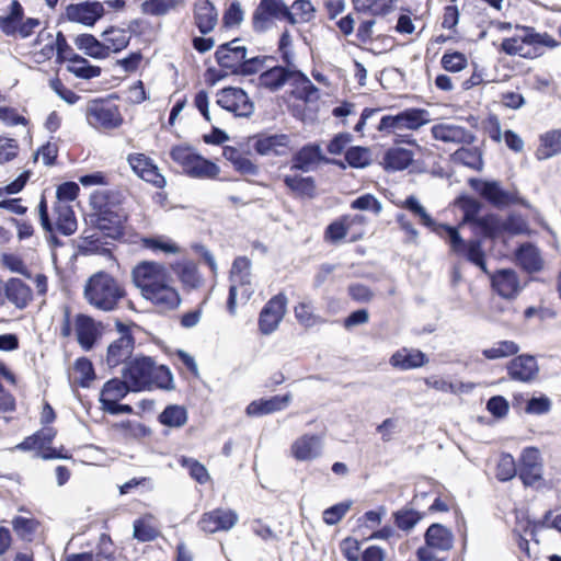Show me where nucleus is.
<instances>
[{
  "label": "nucleus",
  "instance_id": "obj_15",
  "mask_svg": "<svg viewBox=\"0 0 561 561\" xmlns=\"http://www.w3.org/2000/svg\"><path fill=\"white\" fill-rule=\"evenodd\" d=\"M238 514L233 510L215 508L202 515L198 526L208 534L230 530L238 522Z\"/></svg>",
  "mask_w": 561,
  "mask_h": 561
},
{
  "label": "nucleus",
  "instance_id": "obj_11",
  "mask_svg": "<svg viewBox=\"0 0 561 561\" xmlns=\"http://www.w3.org/2000/svg\"><path fill=\"white\" fill-rule=\"evenodd\" d=\"M101 322H96L91 316L78 313L75 318V331L77 342L85 352L92 351L101 339Z\"/></svg>",
  "mask_w": 561,
  "mask_h": 561
},
{
  "label": "nucleus",
  "instance_id": "obj_7",
  "mask_svg": "<svg viewBox=\"0 0 561 561\" xmlns=\"http://www.w3.org/2000/svg\"><path fill=\"white\" fill-rule=\"evenodd\" d=\"M105 13L103 3L96 0L70 3L65 8V12L58 16L57 24L68 21L93 27Z\"/></svg>",
  "mask_w": 561,
  "mask_h": 561
},
{
  "label": "nucleus",
  "instance_id": "obj_23",
  "mask_svg": "<svg viewBox=\"0 0 561 561\" xmlns=\"http://www.w3.org/2000/svg\"><path fill=\"white\" fill-rule=\"evenodd\" d=\"M239 41L240 38L236 37L230 42L218 45L215 51V59L220 68L230 71V65L242 62L248 55V48L245 46H233V44Z\"/></svg>",
  "mask_w": 561,
  "mask_h": 561
},
{
  "label": "nucleus",
  "instance_id": "obj_48",
  "mask_svg": "<svg viewBox=\"0 0 561 561\" xmlns=\"http://www.w3.org/2000/svg\"><path fill=\"white\" fill-rule=\"evenodd\" d=\"M516 30L519 32L520 38H523L526 46H547L553 48L558 45L556 39L547 33H537L534 27L516 26Z\"/></svg>",
  "mask_w": 561,
  "mask_h": 561
},
{
  "label": "nucleus",
  "instance_id": "obj_30",
  "mask_svg": "<svg viewBox=\"0 0 561 561\" xmlns=\"http://www.w3.org/2000/svg\"><path fill=\"white\" fill-rule=\"evenodd\" d=\"M57 435V431L54 427L46 426L43 427L30 436H26L21 443H19L15 448L22 451H31V450H44L49 445H51L53 440Z\"/></svg>",
  "mask_w": 561,
  "mask_h": 561
},
{
  "label": "nucleus",
  "instance_id": "obj_61",
  "mask_svg": "<svg viewBox=\"0 0 561 561\" xmlns=\"http://www.w3.org/2000/svg\"><path fill=\"white\" fill-rule=\"evenodd\" d=\"M345 160L352 168L364 169L370 164L369 149L360 146H353L346 150Z\"/></svg>",
  "mask_w": 561,
  "mask_h": 561
},
{
  "label": "nucleus",
  "instance_id": "obj_52",
  "mask_svg": "<svg viewBox=\"0 0 561 561\" xmlns=\"http://www.w3.org/2000/svg\"><path fill=\"white\" fill-rule=\"evenodd\" d=\"M454 160L468 168L480 171L483 167L482 154L478 148L461 147L453 154Z\"/></svg>",
  "mask_w": 561,
  "mask_h": 561
},
{
  "label": "nucleus",
  "instance_id": "obj_3",
  "mask_svg": "<svg viewBox=\"0 0 561 561\" xmlns=\"http://www.w3.org/2000/svg\"><path fill=\"white\" fill-rule=\"evenodd\" d=\"M469 185L485 202L495 208L503 209L510 205H520L525 208H530L529 202L519 196L516 188L506 191L499 181L472 178L469 180Z\"/></svg>",
  "mask_w": 561,
  "mask_h": 561
},
{
  "label": "nucleus",
  "instance_id": "obj_32",
  "mask_svg": "<svg viewBox=\"0 0 561 561\" xmlns=\"http://www.w3.org/2000/svg\"><path fill=\"white\" fill-rule=\"evenodd\" d=\"M219 172L220 168L217 163L197 152L184 174L192 179L214 180Z\"/></svg>",
  "mask_w": 561,
  "mask_h": 561
},
{
  "label": "nucleus",
  "instance_id": "obj_24",
  "mask_svg": "<svg viewBox=\"0 0 561 561\" xmlns=\"http://www.w3.org/2000/svg\"><path fill=\"white\" fill-rule=\"evenodd\" d=\"M389 363L392 367L400 370H410L426 365L428 358L420 350L403 347L392 354Z\"/></svg>",
  "mask_w": 561,
  "mask_h": 561
},
{
  "label": "nucleus",
  "instance_id": "obj_43",
  "mask_svg": "<svg viewBox=\"0 0 561 561\" xmlns=\"http://www.w3.org/2000/svg\"><path fill=\"white\" fill-rule=\"evenodd\" d=\"M254 151L260 156H266L270 152L279 154L280 134H257L251 137Z\"/></svg>",
  "mask_w": 561,
  "mask_h": 561
},
{
  "label": "nucleus",
  "instance_id": "obj_39",
  "mask_svg": "<svg viewBox=\"0 0 561 561\" xmlns=\"http://www.w3.org/2000/svg\"><path fill=\"white\" fill-rule=\"evenodd\" d=\"M519 265L528 273H536L542 268V260L536 247L531 244H523L519 247L517 254Z\"/></svg>",
  "mask_w": 561,
  "mask_h": 561
},
{
  "label": "nucleus",
  "instance_id": "obj_37",
  "mask_svg": "<svg viewBox=\"0 0 561 561\" xmlns=\"http://www.w3.org/2000/svg\"><path fill=\"white\" fill-rule=\"evenodd\" d=\"M158 422L167 427L179 428L186 424L188 413L184 405L168 404L157 417Z\"/></svg>",
  "mask_w": 561,
  "mask_h": 561
},
{
  "label": "nucleus",
  "instance_id": "obj_2",
  "mask_svg": "<svg viewBox=\"0 0 561 561\" xmlns=\"http://www.w3.org/2000/svg\"><path fill=\"white\" fill-rule=\"evenodd\" d=\"M39 25L38 18L25 15L24 7L19 0H11L0 15V31L8 37L28 38Z\"/></svg>",
  "mask_w": 561,
  "mask_h": 561
},
{
  "label": "nucleus",
  "instance_id": "obj_12",
  "mask_svg": "<svg viewBox=\"0 0 561 561\" xmlns=\"http://www.w3.org/2000/svg\"><path fill=\"white\" fill-rule=\"evenodd\" d=\"M134 285L142 291L152 283L168 282L169 274L165 266L154 261H142L131 271Z\"/></svg>",
  "mask_w": 561,
  "mask_h": 561
},
{
  "label": "nucleus",
  "instance_id": "obj_57",
  "mask_svg": "<svg viewBox=\"0 0 561 561\" xmlns=\"http://www.w3.org/2000/svg\"><path fill=\"white\" fill-rule=\"evenodd\" d=\"M154 373L151 376V389L174 390V378L171 369L167 365H157L154 362Z\"/></svg>",
  "mask_w": 561,
  "mask_h": 561
},
{
  "label": "nucleus",
  "instance_id": "obj_45",
  "mask_svg": "<svg viewBox=\"0 0 561 561\" xmlns=\"http://www.w3.org/2000/svg\"><path fill=\"white\" fill-rule=\"evenodd\" d=\"M455 203L463 213V224L474 225L480 219L479 214L482 209V204L477 198L469 195H460Z\"/></svg>",
  "mask_w": 561,
  "mask_h": 561
},
{
  "label": "nucleus",
  "instance_id": "obj_18",
  "mask_svg": "<svg viewBox=\"0 0 561 561\" xmlns=\"http://www.w3.org/2000/svg\"><path fill=\"white\" fill-rule=\"evenodd\" d=\"M193 16L194 24L202 35L213 32L218 22V11L210 0H196Z\"/></svg>",
  "mask_w": 561,
  "mask_h": 561
},
{
  "label": "nucleus",
  "instance_id": "obj_27",
  "mask_svg": "<svg viewBox=\"0 0 561 561\" xmlns=\"http://www.w3.org/2000/svg\"><path fill=\"white\" fill-rule=\"evenodd\" d=\"M75 44L79 50L93 59L102 60L111 55V47L90 33L76 36Z\"/></svg>",
  "mask_w": 561,
  "mask_h": 561
},
{
  "label": "nucleus",
  "instance_id": "obj_28",
  "mask_svg": "<svg viewBox=\"0 0 561 561\" xmlns=\"http://www.w3.org/2000/svg\"><path fill=\"white\" fill-rule=\"evenodd\" d=\"M425 545L439 551H448L454 545L453 533L442 524H432L424 534Z\"/></svg>",
  "mask_w": 561,
  "mask_h": 561
},
{
  "label": "nucleus",
  "instance_id": "obj_40",
  "mask_svg": "<svg viewBox=\"0 0 561 561\" xmlns=\"http://www.w3.org/2000/svg\"><path fill=\"white\" fill-rule=\"evenodd\" d=\"M280 410V394L253 400L245 408L248 416H263Z\"/></svg>",
  "mask_w": 561,
  "mask_h": 561
},
{
  "label": "nucleus",
  "instance_id": "obj_60",
  "mask_svg": "<svg viewBox=\"0 0 561 561\" xmlns=\"http://www.w3.org/2000/svg\"><path fill=\"white\" fill-rule=\"evenodd\" d=\"M39 523L35 518L24 516H15L12 519V528L15 534L23 540H31L35 534Z\"/></svg>",
  "mask_w": 561,
  "mask_h": 561
},
{
  "label": "nucleus",
  "instance_id": "obj_34",
  "mask_svg": "<svg viewBox=\"0 0 561 561\" xmlns=\"http://www.w3.org/2000/svg\"><path fill=\"white\" fill-rule=\"evenodd\" d=\"M136 347L135 343L126 342L124 340H114L107 346L106 364L113 369L121 364H124L131 358L133 352Z\"/></svg>",
  "mask_w": 561,
  "mask_h": 561
},
{
  "label": "nucleus",
  "instance_id": "obj_58",
  "mask_svg": "<svg viewBox=\"0 0 561 561\" xmlns=\"http://www.w3.org/2000/svg\"><path fill=\"white\" fill-rule=\"evenodd\" d=\"M473 226L479 228L486 238L495 239L502 234V219L495 214L480 217Z\"/></svg>",
  "mask_w": 561,
  "mask_h": 561
},
{
  "label": "nucleus",
  "instance_id": "obj_38",
  "mask_svg": "<svg viewBox=\"0 0 561 561\" xmlns=\"http://www.w3.org/2000/svg\"><path fill=\"white\" fill-rule=\"evenodd\" d=\"M540 146L536 150L538 160H547L561 153V129L546 133L540 137Z\"/></svg>",
  "mask_w": 561,
  "mask_h": 561
},
{
  "label": "nucleus",
  "instance_id": "obj_41",
  "mask_svg": "<svg viewBox=\"0 0 561 561\" xmlns=\"http://www.w3.org/2000/svg\"><path fill=\"white\" fill-rule=\"evenodd\" d=\"M352 2L357 12L387 15L394 9L397 0H352Z\"/></svg>",
  "mask_w": 561,
  "mask_h": 561
},
{
  "label": "nucleus",
  "instance_id": "obj_53",
  "mask_svg": "<svg viewBox=\"0 0 561 561\" xmlns=\"http://www.w3.org/2000/svg\"><path fill=\"white\" fill-rule=\"evenodd\" d=\"M181 467L187 469L190 477L199 484H205L210 480V476L206 467L195 458L181 456L179 458Z\"/></svg>",
  "mask_w": 561,
  "mask_h": 561
},
{
  "label": "nucleus",
  "instance_id": "obj_55",
  "mask_svg": "<svg viewBox=\"0 0 561 561\" xmlns=\"http://www.w3.org/2000/svg\"><path fill=\"white\" fill-rule=\"evenodd\" d=\"M284 182L293 192L300 196L312 197L314 195L316 185L311 176L287 175Z\"/></svg>",
  "mask_w": 561,
  "mask_h": 561
},
{
  "label": "nucleus",
  "instance_id": "obj_10",
  "mask_svg": "<svg viewBox=\"0 0 561 561\" xmlns=\"http://www.w3.org/2000/svg\"><path fill=\"white\" fill-rule=\"evenodd\" d=\"M141 296L154 306L163 307L165 310H174L182 302L178 289L170 286L168 282L149 284L148 287L142 288Z\"/></svg>",
  "mask_w": 561,
  "mask_h": 561
},
{
  "label": "nucleus",
  "instance_id": "obj_9",
  "mask_svg": "<svg viewBox=\"0 0 561 561\" xmlns=\"http://www.w3.org/2000/svg\"><path fill=\"white\" fill-rule=\"evenodd\" d=\"M128 196V190L124 188L95 190L91 193L89 203L92 210L130 211L126 207Z\"/></svg>",
  "mask_w": 561,
  "mask_h": 561
},
{
  "label": "nucleus",
  "instance_id": "obj_51",
  "mask_svg": "<svg viewBox=\"0 0 561 561\" xmlns=\"http://www.w3.org/2000/svg\"><path fill=\"white\" fill-rule=\"evenodd\" d=\"M519 352V346L514 341H499L492 347L484 348L482 355L490 360L505 358L516 355Z\"/></svg>",
  "mask_w": 561,
  "mask_h": 561
},
{
  "label": "nucleus",
  "instance_id": "obj_31",
  "mask_svg": "<svg viewBox=\"0 0 561 561\" xmlns=\"http://www.w3.org/2000/svg\"><path fill=\"white\" fill-rule=\"evenodd\" d=\"M129 393H138V391L123 377H112L102 386L99 400L122 401Z\"/></svg>",
  "mask_w": 561,
  "mask_h": 561
},
{
  "label": "nucleus",
  "instance_id": "obj_63",
  "mask_svg": "<svg viewBox=\"0 0 561 561\" xmlns=\"http://www.w3.org/2000/svg\"><path fill=\"white\" fill-rule=\"evenodd\" d=\"M197 152L198 151L190 145H175L171 148L169 154L175 163L182 167L183 172H185Z\"/></svg>",
  "mask_w": 561,
  "mask_h": 561
},
{
  "label": "nucleus",
  "instance_id": "obj_13",
  "mask_svg": "<svg viewBox=\"0 0 561 561\" xmlns=\"http://www.w3.org/2000/svg\"><path fill=\"white\" fill-rule=\"evenodd\" d=\"M280 21V0H260L252 14V28L257 34L270 31Z\"/></svg>",
  "mask_w": 561,
  "mask_h": 561
},
{
  "label": "nucleus",
  "instance_id": "obj_20",
  "mask_svg": "<svg viewBox=\"0 0 561 561\" xmlns=\"http://www.w3.org/2000/svg\"><path fill=\"white\" fill-rule=\"evenodd\" d=\"M280 323V293L274 295L261 309L259 314V331L263 335L273 333Z\"/></svg>",
  "mask_w": 561,
  "mask_h": 561
},
{
  "label": "nucleus",
  "instance_id": "obj_49",
  "mask_svg": "<svg viewBox=\"0 0 561 561\" xmlns=\"http://www.w3.org/2000/svg\"><path fill=\"white\" fill-rule=\"evenodd\" d=\"M73 369L80 374V377L76 380L77 385L84 389L90 388L96 378L92 360L85 356L78 357L73 363Z\"/></svg>",
  "mask_w": 561,
  "mask_h": 561
},
{
  "label": "nucleus",
  "instance_id": "obj_16",
  "mask_svg": "<svg viewBox=\"0 0 561 561\" xmlns=\"http://www.w3.org/2000/svg\"><path fill=\"white\" fill-rule=\"evenodd\" d=\"M518 477L526 486H531L542 479V463L537 448L527 447L523 450Z\"/></svg>",
  "mask_w": 561,
  "mask_h": 561
},
{
  "label": "nucleus",
  "instance_id": "obj_1",
  "mask_svg": "<svg viewBox=\"0 0 561 561\" xmlns=\"http://www.w3.org/2000/svg\"><path fill=\"white\" fill-rule=\"evenodd\" d=\"M83 294L90 305L103 311H112L118 307L126 291L111 274L100 271L89 277Z\"/></svg>",
  "mask_w": 561,
  "mask_h": 561
},
{
  "label": "nucleus",
  "instance_id": "obj_64",
  "mask_svg": "<svg viewBox=\"0 0 561 561\" xmlns=\"http://www.w3.org/2000/svg\"><path fill=\"white\" fill-rule=\"evenodd\" d=\"M1 263L12 273L20 274L28 279L32 278V272L20 255L4 252L1 254Z\"/></svg>",
  "mask_w": 561,
  "mask_h": 561
},
{
  "label": "nucleus",
  "instance_id": "obj_6",
  "mask_svg": "<svg viewBox=\"0 0 561 561\" xmlns=\"http://www.w3.org/2000/svg\"><path fill=\"white\" fill-rule=\"evenodd\" d=\"M154 362L151 356L138 354L125 363L122 376L138 392L151 390V376L156 370Z\"/></svg>",
  "mask_w": 561,
  "mask_h": 561
},
{
  "label": "nucleus",
  "instance_id": "obj_62",
  "mask_svg": "<svg viewBox=\"0 0 561 561\" xmlns=\"http://www.w3.org/2000/svg\"><path fill=\"white\" fill-rule=\"evenodd\" d=\"M423 516V513L412 508H402L393 514L396 525L404 531H409L414 528Z\"/></svg>",
  "mask_w": 561,
  "mask_h": 561
},
{
  "label": "nucleus",
  "instance_id": "obj_29",
  "mask_svg": "<svg viewBox=\"0 0 561 561\" xmlns=\"http://www.w3.org/2000/svg\"><path fill=\"white\" fill-rule=\"evenodd\" d=\"M222 156L233 167L234 171L241 175L256 176L260 173L259 167L238 148L233 146H225Z\"/></svg>",
  "mask_w": 561,
  "mask_h": 561
},
{
  "label": "nucleus",
  "instance_id": "obj_46",
  "mask_svg": "<svg viewBox=\"0 0 561 561\" xmlns=\"http://www.w3.org/2000/svg\"><path fill=\"white\" fill-rule=\"evenodd\" d=\"M172 270L184 286L191 288L199 286L198 271L192 261L178 262L172 265Z\"/></svg>",
  "mask_w": 561,
  "mask_h": 561
},
{
  "label": "nucleus",
  "instance_id": "obj_14",
  "mask_svg": "<svg viewBox=\"0 0 561 561\" xmlns=\"http://www.w3.org/2000/svg\"><path fill=\"white\" fill-rule=\"evenodd\" d=\"M283 88L285 95L305 102H308L311 95L318 92L317 87L304 72H294V76H290L285 67H283Z\"/></svg>",
  "mask_w": 561,
  "mask_h": 561
},
{
  "label": "nucleus",
  "instance_id": "obj_8",
  "mask_svg": "<svg viewBox=\"0 0 561 561\" xmlns=\"http://www.w3.org/2000/svg\"><path fill=\"white\" fill-rule=\"evenodd\" d=\"M102 98L93 99L88 103L87 119L93 127L99 125L104 129H116L124 123V117L118 106H105Z\"/></svg>",
  "mask_w": 561,
  "mask_h": 561
},
{
  "label": "nucleus",
  "instance_id": "obj_33",
  "mask_svg": "<svg viewBox=\"0 0 561 561\" xmlns=\"http://www.w3.org/2000/svg\"><path fill=\"white\" fill-rule=\"evenodd\" d=\"M313 13L314 8L310 0H295L290 8L283 3V20L293 25L309 22Z\"/></svg>",
  "mask_w": 561,
  "mask_h": 561
},
{
  "label": "nucleus",
  "instance_id": "obj_44",
  "mask_svg": "<svg viewBox=\"0 0 561 561\" xmlns=\"http://www.w3.org/2000/svg\"><path fill=\"white\" fill-rule=\"evenodd\" d=\"M251 261L248 256H237L231 265L229 279L231 284L240 286L250 285Z\"/></svg>",
  "mask_w": 561,
  "mask_h": 561
},
{
  "label": "nucleus",
  "instance_id": "obj_22",
  "mask_svg": "<svg viewBox=\"0 0 561 561\" xmlns=\"http://www.w3.org/2000/svg\"><path fill=\"white\" fill-rule=\"evenodd\" d=\"M4 297L18 309H25L33 299L30 285L19 277H11L4 284Z\"/></svg>",
  "mask_w": 561,
  "mask_h": 561
},
{
  "label": "nucleus",
  "instance_id": "obj_17",
  "mask_svg": "<svg viewBox=\"0 0 561 561\" xmlns=\"http://www.w3.org/2000/svg\"><path fill=\"white\" fill-rule=\"evenodd\" d=\"M493 289L505 299L515 298L520 291L516 272L511 268H502L489 274Z\"/></svg>",
  "mask_w": 561,
  "mask_h": 561
},
{
  "label": "nucleus",
  "instance_id": "obj_36",
  "mask_svg": "<svg viewBox=\"0 0 561 561\" xmlns=\"http://www.w3.org/2000/svg\"><path fill=\"white\" fill-rule=\"evenodd\" d=\"M413 161V152L401 147L388 149L383 156V169L387 171H401Z\"/></svg>",
  "mask_w": 561,
  "mask_h": 561
},
{
  "label": "nucleus",
  "instance_id": "obj_4",
  "mask_svg": "<svg viewBox=\"0 0 561 561\" xmlns=\"http://www.w3.org/2000/svg\"><path fill=\"white\" fill-rule=\"evenodd\" d=\"M130 211L92 210L84 218L87 225L96 229L103 238L112 241H123Z\"/></svg>",
  "mask_w": 561,
  "mask_h": 561
},
{
  "label": "nucleus",
  "instance_id": "obj_54",
  "mask_svg": "<svg viewBox=\"0 0 561 561\" xmlns=\"http://www.w3.org/2000/svg\"><path fill=\"white\" fill-rule=\"evenodd\" d=\"M181 2V0H145L140 4V9L144 14L162 16L175 9Z\"/></svg>",
  "mask_w": 561,
  "mask_h": 561
},
{
  "label": "nucleus",
  "instance_id": "obj_19",
  "mask_svg": "<svg viewBox=\"0 0 561 561\" xmlns=\"http://www.w3.org/2000/svg\"><path fill=\"white\" fill-rule=\"evenodd\" d=\"M319 161L345 168L342 161L324 157L322 154L320 146L317 144L306 145L295 154L294 168L297 170L308 172L311 170L312 165Z\"/></svg>",
  "mask_w": 561,
  "mask_h": 561
},
{
  "label": "nucleus",
  "instance_id": "obj_21",
  "mask_svg": "<svg viewBox=\"0 0 561 561\" xmlns=\"http://www.w3.org/2000/svg\"><path fill=\"white\" fill-rule=\"evenodd\" d=\"M538 370L537 362L531 355L516 356L507 365V373L511 379L523 382L533 380Z\"/></svg>",
  "mask_w": 561,
  "mask_h": 561
},
{
  "label": "nucleus",
  "instance_id": "obj_5",
  "mask_svg": "<svg viewBox=\"0 0 561 561\" xmlns=\"http://www.w3.org/2000/svg\"><path fill=\"white\" fill-rule=\"evenodd\" d=\"M431 122L430 112L425 108L410 107L394 115H383L377 130L386 134H397L400 130H417Z\"/></svg>",
  "mask_w": 561,
  "mask_h": 561
},
{
  "label": "nucleus",
  "instance_id": "obj_47",
  "mask_svg": "<svg viewBox=\"0 0 561 561\" xmlns=\"http://www.w3.org/2000/svg\"><path fill=\"white\" fill-rule=\"evenodd\" d=\"M141 245L145 249L163 252L165 254H176L180 252V247L170 238L163 236H148L141 238Z\"/></svg>",
  "mask_w": 561,
  "mask_h": 561
},
{
  "label": "nucleus",
  "instance_id": "obj_26",
  "mask_svg": "<svg viewBox=\"0 0 561 561\" xmlns=\"http://www.w3.org/2000/svg\"><path fill=\"white\" fill-rule=\"evenodd\" d=\"M291 453L297 460H312L321 455L322 440L317 435H304L293 444Z\"/></svg>",
  "mask_w": 561,
  "mask_h": 561
},
{
  "label": "nucleus",
  "instance_id": "obj_50",
  "mask_svg": "<svg viewBox=\"0 0 561 561\" xmlns=\"http://www.w3.org/2000/svg\"><path fill=\"white\" fill-rule=\"evenodd\" d=\"M460 254H463L470 263L478 266L485 275L490 274L486 267L485 253L480 240H469L466 244L465 252H460Z\"/></svg>",
  "mask_w": 561,
  "mask_h": 561
},
{
  "label": "nucleus",
  "instance_id": "obj_25",
  "mask_svg": "<svg viewBox=\"0 0 561 561\" xmlns=\"http://www.w3.org/2000/svg\"><path fill=\"white\" fill-rule=\"evenodd\" d=\"M431 133L434 139L444 142L470 144L474 139V136L468 129L453 124L434 125Z\"/></svg>",
  "mask_w": 561,
  "mask_h": 561
},
{
  "label": "nucleus",
  "instance_id": "obj_42",
  "mask_svg": "<svg viewBox=\"0 0 561 561\" xmlns=\"http://www.w3.org/2000/svg\"><path fill=\"white\" fill-rule=\"evenodd\" d=\"M274 56H255L248 58L247 56L238 65H230V73L234 76H252L260 71L267 60H274Z\"/></svg>",
  "mask_w": 561,
  "mask_h": 561
},
{
  "label": "nucleus",
  "instance_id": "obj_56",
  "mask_svg": "<svg viewBox=\"0 0 561 561\" xmlns=\"http://www.w3.org/2000/svg\"><path fill=\"white\" fill-rule=\"evenodd\" d=\"M227 92H231L232 99L238 106V112H240L239 117H250L254 112V103L249 98L248 93L244 89L240 87H226Z\"/></svg>",
  "mask_w": 561,
  "mask_h": 561
},
{
  "label": "nucleus",
  "instance_id": "obj_59",
  "mask_svg": "<svg viewBox=\"0 0 561 561\" xmlns=\"http://www.w3.org/2000/svg\"><path fill=\"white\" fill-rule=\"evenodd\" d=\"M113 428L122 430L125 437L140 439L151 435V428L144 423H135L131 420H124L113 424Z\"/></svg>",
  "mask_w": 561,
  "mask_h": 561
},
{
  "label": "nucleus",
  "instance_id": "obj_35",
  "mask_svg": "<svg viewBox=\"0 0 561 561\" xmlns=\"http://www.w3.org/2000/svg\"><path fill=\"white\" fill-rule=\"evenodd\" d=\"M54 211L57 214V219L54 227L62 236L69 237L77 231L78 222L75 210L70 205H54Z\"/></svg>",
  "mask_w": 561,
  "mask_h": 561
}]
</instances>
